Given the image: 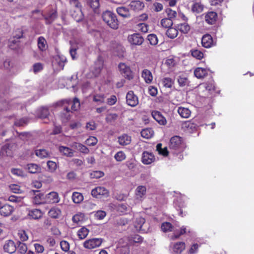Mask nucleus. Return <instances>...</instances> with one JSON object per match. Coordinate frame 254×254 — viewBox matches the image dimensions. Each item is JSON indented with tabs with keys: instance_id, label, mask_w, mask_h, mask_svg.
Segmentation results:
<instances>
[{
	"instance_id": "obj_1",
	"label": "nucleus",
	"mask_w": 254,
	"mask_h": 254,
	"mask_svg": "<svg viewBox=\"0 0 254 254\" xmlns=\"http://www.w3.org/2000/svg\"><path fill=\"white\" fill-rule=\"evenodd\" d=\"M80 104L77 98H74L73 101L62 100L48 106H42L41 111L56 109L58 107H63L65 111H77L80 109Z\"/></svg>"
},
{
	"instance_id": "obj_2",
	"label": "nucleus",
	"mask_w": 254,
	"mask_h": 254,
	"mask_svg": "<svg viewBox=\"0 0 254 254\" xmlns=\"http://www.w3.org/2000/svg\"><path fill=\"white\" fill-rule=\"evenodd\" d=\"M215 85L213 80L200 84L196 88L197 94L201 98L208 100L214 95L215 92Z\"/></svg>"
},
{
	"instance_id": "obj_3",
	"label": "nucleus",
	"mask_w": 254,
	"mask_h": 254,
	"mask_svg": "<svg viewBox=\"0 0 254 254\" xmlns=\"http://www.w3.org/2000/svg\"><path fill=\"white\" fill-rule=\"evenodd\" d=\"M161 229L164 232L174 231L173 235L171 236V239L175 240L179 239V237L185 234L189 233L191 235L193 232L190 229H188L187 227L183 226L180 230H175L172 225L169 222H164L161 225Z\"/></svg>"
},
{
	"instance_id": "obj_4",
	"label": "nucleus",
	"mask_w": 254,
	"mask_h": 254,
	"mask_svg": "<svg viewBox=\"0 0 254 254\" xmlns=\"http://www.w3.org/2000/svg\"><path fill=\"white\" fill-rule=\"evenodd\" d=\"M103 20L112 28L116 29L118 28V20L117 16L111 11H106L103 13Z\"/></svg>"
},
{
	"instance_id": "obj_5",
	"label": "nucleus",
	"mask_w": 254,
	"mask_h": 254,
	"mask_svg": "<svg viewBox=\"0 0 254 254\" xmlns=\"http://www.w3.org/2000/svg\"><path fill=\"white\" fill-rule=\"evenodd\" d=\"M169 148L175 151L181 152L183 150L184 144L182 138L179 136H174L170 140Z\"/></svg>"
},
{
	"instance_id": "obj_6",
	"label": "nucleus",
	"mask_w": 254,
	"mask_h": 254,
	"mask_svg": "<svg viewBox=\"0 0 254 254\" xmlns=\"http://www.w3.org/2000/svg\"><path fill=\"white\" fill-rule=\"evenodd\" d=\"M30 193L33 196V202L35 204L46 203V195L38 190H32Z\"/></svg>"
},
{
	"instance_id": "obj_7",
	"label": "nucleus",
	"mask_w": 254,
	"mask_h": 254,
	"mask_svg": "<svg viewBox=\"0 0 254 254\" xmlns=\"http://www.w3.org/2000/svg\"><path fill=\"white\" fill-rule=\"evenodd\" d=\"M91 195L96 198L107 197L109 195V190L104 187H97L91 191Z\"/></svg>"
},
{
	"instance_id": "obj_8",
	"label": "nucleus",
	"mask_w": 254,
	"mask_h": 254,
	"mask_svg": "<svg viewBox=\"0 0 254 254\" xmlns=\"http://www.w3.org/2000/svg\"><path fill=\"white\" fill-rule=\"evenodd\" d=\"M134 226L136 231L143 233H146L147 231V225L145 223V220L141 217L135 218L134 222Z\"/></svg>"
},
{
	"instance_id": "obj_9",
	"label": "nucleus",
	"mask_w": 254,
	"mask_h": 254,
	"mask_svg": "<svg viewBox=\"0 0 254 254\" xmlns=\"http://www.w3.org/2000/svg\"><path fill=\"white\" fill-rule=\"evenodd\" d=\"M102 242V238H93L85 241L83 246L86 249H92L100 246Z\"/></svg>"
},
{
	"instance_id": "obj_10",
	"label": "nucleus",
	"mask_w": 254,
	"mask_h": 254,
	"mask_svg": "<svg viewBox=\"0 0 254 254\" xmlns=\"http://www.w3.org/2000/svg\"><path fill=\"white\" fill-rule=\"evenodd\" d=\"M119 68L122 74L129 80L132 79L133 75L129 66L125 63H121L119 64Z\"/></svg>"
},
{
	"instance_id": "obj_11",
	"label": "nucleus",
	"mask_w": 254,
	"mask_h": 254,
	"mask_svg": "<svg viewBox=\"0 0 254 254\" xmlns=\"http://www.w3.org/2000/svg\"><path fill=\"white\" fill-rule=\"evenodd\" d=\"M103 62L102 60H98L94 64V66L91 69V74L89 73L87 75L88 78H92L96 77L100 73L101 69L103 67Z\"/></svg>"
},
{
	"instance_id": "obj_12",
	"label": "nucleus",
	"mask_w": 254,
	"mask_h": 254,
	"mask_svg": "<svg viewBox=\"0 0 254 254\" xmlns=\"http://www.w3.org/2000/svg\"><path fill=\"white\" fill-rule=\"evenodd\" d=\"M128 7L131 10L138 12L142 10L144 8V4L143 2L139 0H132L129 2Z\"/></svg>"
},
{
	"instance_id": "obj_13",
	"label": "nucleus",
	"mask_w": 254,
	"mask_h": 254,
	"mask_svg": "<svg viewBox=\"0 0 254 254\" xmlns=\"http://www.w3.org/2000/svg\"><path fill=\"white\" fill-rule=\"evenodd\" d=\"M126 99L127 105L131 107H134L138 103V98L132 91L128 92L126 95Z\"/></svg>"
},
{
	"instance_id": "obj_14",
	"label": "nucleus",
	"mask_w": 254,
	"mask_h": 254,
	"mask_svg": "<svg viewBox=\"0 0 254 254\" xmlns=\"http://www.w3.org/2000/svg\"><path fill=\"white\" fill-rule=\"evenodd\" d=\"M60 200L59 195L56 192L52 191L46 194V203H57Z\"/></svg>"
},
{
	"instance_id": "obj_15",
	"label": "nucleus",
	"mask_w": 254,
	"mask_h": 254,
	"mask_svg": "<svg viewBox=\"0 0 254 254\" xmlns=\"http://www.w3.org/2000/svg\"><path fill=\"white\" fill-rule=\"evenodd\" d=\"M128 40L131 44L140 45L143 43L144 39L139 34L135 33L128 36Z\"/></svg>"
},
{
	"instance_id": "obj_16",
	"label": "nucleus",
	"mask_w": 254,
	"mask_h": 254,
	"mask_svg": "<svg viewBox=\"0 0 254 254\" xmlns=\"http://www.w3.org/2000/svg\"><path fill=\"white\" fill-rule=\"evenodd\" d=\"M14 208L10 205L4 204L0 207V214L4 217L10 216L13 212Z\"/></svg>"
},
{
	"instance_id": "obj_17",
	"label": "nucleus",
	"mask_w": 254,
	"mask_h": 254,
	"mask_svg": "<svg viewBox=\"0 0 254 254\" xmlns=\"http://www.w3.org/2000/svg\"><path fill=\"white\" fill-rule=\"evenodd\" d=\"M3 250L5 252L13 254L16 250V246L13 241L8 240L3 246Z\"/></svg>"
},
{
	"instance_id": "obj_18",
	"label": "nucleus",
	"mask_w": 254,
	"mask_h": 254,
	"mask_svg": "<svg viewBox=\"0 0 254 254\" xmlns=\"http://www.w3.org/2000/svg\"><path fill=\"white\" fill-rule=\"evenodd\" d=\"M116 12L119 15L125 18H129L131 16L129 7L126 6L118 7L116 8Z\"/></svg>"
},
{
	"instance_id": "obj_19",
	"label": "nucleus",
	"mask_w": 254,
	"mask_h": 254,
	"mask_svg": "<svg viewBox=\"0 0 254 254\" xmlns=\"http://www.w3.org/2000/svg\"><path fill=\"white\" fill-rule=\"evenodd\" d=\"M155 159L154 156L152 153L144 151L142 155V162L144 164H150Z\"/></svg>"
},
{
	"instance_id": "obj_20",
	"label": "nucleus",
	"mask_w": 254,
	"mask_h": 254,
	"mask_svg": "<svg viewBox=\"0 0 254 254\" xmlns=\"http://www.w3.org/2000/svg\"><path fill=\"white\" fill-rule=\"evenodd\" d=\"M201 43L203 47L208 48L213 45V39L210 35L206 34L204 35L201 39Z\"/></svg>"
},
{
	"instance_id": "obj_21",
	"label": "nucleus",
	"mask_w": 254,
	"mask_h": 254,
	"mask_svg": "<svg viewBox=\"0 0 254 254\" xmlns=\"http://www.w3.org/2000/svg\"><path fill=\"white\" fill-rule=\"evenodd\" d=\"M152 117L161 125H166L167 121L165 117L161 112H150Z\"/></svg>"
},
{
	"instance_id": "obj_22",
	"label": "nucleus",
	"mask_w": 254,
	"mask_h": 254,
	"mask_svg": "<svg viewBox=\"0 0 254 254\" xmlns=\"http://www.w3.org/2000/svg\"><path fill=\"white\" fill-rule=\"evenodd\" d=\"M42 211L38 209H33L30 210L28 213V216L30 219H39L42 216Z\"/></svg>"
},
{
	"instance_id": "obj_23",
	"label": "nucleus",
	"mask_w": 254,
	"mask_h": 254,
	"mask_svg": "<svg viewBox=\"0 0 254 254\" xmlns=\"http://www.w3.org/2000/svg\"><path fill=\"white\" fill-rule=\"evenodd\" d=\"M217 17V14L215 12H209L205 16V21L208 24H212L216 21Z\"/></svg>"
},
{
	"instance_id": "obj_24",
	"label": "nucleus",
	"mask_w": 254,
	"mask_h": 254,
	"mask_svg": "<svg viewBox=\"0 0 254 254\" xmlns=\"http://www.w3.org/2000/svg\"><path fill=\"white\" fill-rule=\"evenodd\" d=\"M142 77L144 79L146 83H151L153 80V76L151 71L148 69H145L142 71Z\"/></svg>"
},
{
	"instance_id": "obj_25",
	"label": "nucleus",
	"mask_w": 254,
	"mask_h": 254,
	"mask_svg": "<svg viewBox=\"0 0 254 254\" xmlns=\"http://www.w3.org/2000/svg\"><path fill=\"white\" fill-rule=\"evenodd\" d=\"M208 73L206 68L197 67L194 71V74L197 78H203Z\"/></svg>"
},
{
	"instance_id": "obj_26",
	"label": "nucleus",
	"mask_w": 254,
	"mask_h": 254,
	"mask_svg": "<svg viewBox=\"0 0 254 254\" xmlns=\"http://www.w3.org/2000/svg\"><path fill=\"white\" fill-rule=\"evenodd\" d=\"M59 151L63 153V155L69 157H72L73 156V151L72 150L67 147L60 146L59 147Z\"/></svg>"
},
{
	"instance_id": "obj_27",
	"label": "nucleus",
	"mask_w": 254,
	"mask_h": 254,
	"mask_svg": "<svg viewBox=\"0 0 254 254\" xmlns=\"http://www.w3.org/2000/svg\"><path fill=\"white\" fill-rule=\"evenodd\" d=\"M62 213L61 210L58 207H53L48 212V215L51 218L57 219L59 218Z\"/></svg>"
},
{
	"instance_id": "obj_28",
	"label": "nucleus",
	"mask_w": 254,
	"mask_h": 254,
	"mask_svg": "<svg viewBox=\"0 0 254 254\" xmlns=\"http://www.w3.org/2000/svg\"><path fill=\"white\" fill-rule=\"evenodd\" d=\"M131 141V137L126 134H124L118 137V142L122 145L129 144Z\"/></svg>"
},
{
	"instance_id": "obj_29",
	"label": "nucleus",
	"mask_w": 254,
	"mask_h": 254,
	"mask_svg": "<svg viewBox=\"0 0 254 254\" xmlns=\"http://www.w3.org/2000/svg\"><path fill=\"white\" fill-rule=\"evenodd\" d=\"M185 248V244L184 242H178L174 245L173 252L175 254H181Z\"/></svg>"
},
{
	"instance_id": "obj_30",
	"label": "nucleus",
	"mask_w": 254,
	"mask_h": 254,
	"mask_svg": "<svg viewBox=\"0 0 254 254\" xmlns=\"http://www.w3.org/2000/svg\"><path fill=\"white\" fill-rule=\"evenodd\" d=\"M177 28L182 33L184 34L188 33L190 30V26L186 22L177 24Z\"/></svg>"
},
{
	"instance_id": "obj_31",
	"label": "nucleus",
	"mask_w": 254,
	"mask_h": 254,
	"mask_svg": "<svg viewBox=\"0 0 254 254\" xmlns=\"http://www.w3.org/2000/svg\"><path fill=\"white\" fill-rule=\"evenodd\" d=\"M140 133L142 137L149 139L153 135L154 131L151 128H146L142 129Z\"/></svg>"
},
{
	"instance_id": "obj_32",
	"label": "nucleus",
	"mask_w": 254,
	"mask_h": 254,
	"mask_svg": "<svg viewBox=\"0 0 254 254\" xmlns=\"http://www.w3.org/2000/svg\"><path fill=\"white\" fill-rule=\"evenodd\" d=\"M167 36L171 39L176 37L178 34V29L174 27H171L169 28L166 32Z\"/></svg>"
},
{
	"instance_id": "obj_33",
	"label": "nucleus",
	"mask_w": 254,
	"mask_h": 254,
	"mask_svg": "<svg viewBox=\"0 0 254 254\" xmlns=\"http://www.w3.org/2000/svg\"><path fill=\"white\" fill-rule=\"evenodd\" d=\"M178 82L181 87L188 86L189 84L188 78L184 75H181L178 76Z\"/></svg>"
},
{
	"instance_id": "obj_34",
	"label": "nucleus",
	"mask_w": 254,
	"mask_h": 254,
	"mask_svg": "<svg viewBox=\"0 0 254 254\" xmlns=\"http://www.w3.org/2000/svg\"><path fill=\"white\" fill-rule=\"evenodd\" d=\"M27 168L29 172L32 174L39 172L41 170L40 167L36 164H29Z\"/></svg>"
},
{
	"instance_id": "obj_35",
	"label": "nucleus",
	"mask_w": 254,
	"mask_h": 254,
	"mask_svg": "<svg viewBox=\"0 0 254 254\" xmlns=\"http://www.w3.org/2000/svg\"><path fill=\"white\" fill-rule=\"evenodd\" d=\"M72 199L75 203H79L83 200V195L78 192H74L72 193Z\"/></svg>"
},
{
	"instance_id": "obj_36",
	"label": "nucleus",
	"mask_w": 254,
	"mask_h": 254,
	"mask_svg": "<svg viewBox=\"0 0 254 254\" xmlns=\"http://www.w3.org/2000/svg\"><path fill=\"white\" fill-rule=\"evenodd\" d=\"M146 188L143 186H138L136 189V195L137 198H141L146 193Z\"/></svg>"
},
{
	"instance_id": "obj_37",
	"label": "nucleus",
	"mask_w": 254,
	"mask_h": 254,
	"mask_svg": "<svg viewBox=\"0 0 254 254\" xmlns=\"http://www.w3.org/2000/svg\"><path fill=\"white\" fill-rule=\"evenodd\" d=\"M35 154L40 158H47L50 156L49 153L44 149L36 150L35 151Z\"/></svg>"
},
{
	"instance_id": "obj_38",
	"label": "nucleus",
	"mask_w": 254,
	"mask_h": 254,
	"mask_svg": "<svg viewBox=\"0 0 254 254\" xmlns=\"http://www.w3.org/2000/svg\"><path fill=\"white\" fill-rule=\"evenodd\" d=\"M89 233V230L85 227L80 228L77 232V235L80 239H85Z\"/></svg>"
},
{
	"instance_id": "obj_39",
	"label": "nucleus",
	"mask_w": 254,
	"mask_h": 254,
	"mask_svg": "<svg viewBox=\"0 0 254 254\" xmlns=\"http://www.w3.org/2000/svg\"><path fill=\"white\" fill-rule=\"evenodd\" d=\"M16 249L20 254H25L27 251V247L25 244L18 242Z\"/></svg>"
},
{
	"instance_id": "obj_40",
	"label": "nucleus",
	"mask_w": 254,
	"mask_h": 254,
	"mask_svg": "<svg viewBox=\"0 0 254 254\" xmlns=\"http://www.w3.org/2000/svg\"><path fill=\"white\" fill-rule=\"evenodd\" d=\"M38 46L39 49L41 51H44L47 48V42L46 40L43 37H40L38 40Z\"/></svg>"
},
{
	"instance_id": "obj_41",
	"label": "nucleus",
	"mask_w": 254,
	"mask_h": 254,
	"mask_svg": "<svg viewBox=\"0 0 254 254\" xmlns=\"http://www.w3.org/2000/svg\"><path fill=\"white\" fill-rule=\"evenodd\" d=\"M163 85L166 88H171L174 81L170 77H164L162 79Z\"/></svg>"
},
{
	"instance_id": "obj_42",
	"label": "nucleus",
	"mask_w": 254,
	"mask_h": 254,
	"mask_svg": "<svg viewBox=\"0 0 254 254\" xmlns=\"http://www.w3.org/2000/svg\"><path fill=\"white\" fill-rule=\"evenodd\" d=\"M160 23L162 27L168 29L172 26L173 21L171 19L163 18L161 20Z\"/></svg>"
},
{
	"instance_id": "obj_43",
	"label": "nucleus",
	"mask_w": 254,
	"mask_h": 254,
	"mask_svg": "<svg viewBox=\"0 0 254 254\" xmlns=\"http://www.w3.org/2000/svg\"><path fill=\"white\" fill-rule=\"evenodd\" d=\"M57 13L55 11L50 12L49 14L45 17L47 24H50L56 18Z\"/></svg>"
},
{
	"instance_id": "obj_44",
	"label": "nucleus",
	"mask_w": 254,
	"mask_h": 254,
	"mask_svg": "<svg viewBox=\"0 0 254 254\" xmlns=\"http://www.w3.org/2000/svg\"><path fill=\"white\" fill-rule=\"evenodd\" d=\"M114 158L117 161L121 162L125 160L126 155L123 151H120L115 154Z\"/></svg>"
},
{
	"instance_id": "obj_45",
	"label": "nucleus",
	"mask_w": 254,
	"mask_h": 254,
	"mask_svg": "<svg viewBox=\"0 0 254 254\" xmlns=\"http://www.w3.org/2000/svg\"><path fill=\"white\" fill-rule=\"evenodd\" d=\"M147 39L152 45H156L157 44L158 40L157 36L154 34H150L147 36Z\"/></svg>"
},
{
	"instance_id": "obj_46",
	"label": "nucleus",
	"mask_w": 254,
	"mask_h": 254,
	"mask_svg": "<svg viewBox=\"0 0 254 254\" xmlns=\"http://www.w3.org/2000/svg\"><path fill=\"white\" fill-rule=\"evenodd\" d=\"M203 9V6L200 3H195L192 6V10L197 13L201 12Z\"/></svg>"
},
{
	"instance_id": "obj_47",
	"label": "nucleus",
	"mask_w": 254,
	"mask_h": 254,
	"mask_svg": "<svg viewBox=\"0 0 254 254\" xmlns=\"http://www.w3.org/2000/svg\"><path fill=\"white\" fill-rule=\"evenodd\" d=\"M93 101L98 103H103L105 101V96L102 94H96L93 96Z\"/></svg>"
},
{
	"instance_id": "obj_48",
	"label": "nucleus",
	"mask_w": 254,
	"mask_h": 254,
	"mask_svg": "<svg viewBox=\"0 0 254 254\" xmlns=\"http://www.w3.org/2000/svg\"><path fill=\"white\" fill-rule=\"evenodd\" d=\"M191 55L194 58L200 60L203 58V54L199 50L193 49L191 51Z\"/></svg>"
},
{
	"instance_id": "obj_49",
	"label": "nucleus",
	"mask_w": 254,
	"mask_h": 254,
	"mask_svg": "<svg viewBox=\"0 0 254 254\" xmlns=\"http://www.w3.org/2000/svg\"><path fill=\"white\" fill-rule=\"evenodd\" d=\"M28 122L29 121L28 118H23L19 120H16L15 121L14 125L18 127L23 126L27 125Z\"/></svg>"
},
{
	"instance_id": "obj_50",
	"label": "nucleus",
	"mask_w": 254,
	"mask_h": 254,
	"mask_svg": "<svg viewBox=\"0 0 254 254\" xmlns=\"http://www.w3.org/2000/svg\"><path fill=\"white\" fill-rule=\"evenodd\" d=\"M97 142L98 139L97 138L92 136H90L85 141L86 144L89 146H94L97 144Z\"/></svg>"
},
{
	"instance_id": "obj_51",
	"label": "nucleus",
	"mask_w": 254,
	"mask_h": 254,
	"mask_svg": "<svg viewBox=\"0 0 254 254\" xmlns=\"http://www.w3.org/2000/svg\"><path fill=\"white\" fill-rule=\"evenodd\" d=\"M21 36H19L16 40L15 39H10L9 40L8 46L9 48L11 49H15L18 46V39L20 38Z\"/></svg>"
},
{
	"instance_id": "obj_52",
	"label": "nucleus",
	"mask_w": 254,
	"mask_h": 254,
	"mask_svg": "<svg viewBox=\"0 0 254 254\" xmlns=\"http://www.w3.org/2000/svg\"><path fill=\"white\" fill-rule=\"evenodd\" d=\"M119 251L121 254H129L130 252L129 247L128 244L126 243L125 245L119 247Z\"/></svg>"
},
{
	"instance_id": "obj_53",
	"label": "nucleus",
	"mask_w": 254,
	"mask_h": 254,
	"mask_svg": "<svg viewBox=\"0 0 254 254\" xmlns=\"http://www.w3.org/2000/svg\"><path fill=\"white\" fill-rule=\"evenodd\" d=\"M166 14L168 17V19H172L175 18L177 16V13L176 11L172 10L170 8H168L166 9Z\"/></svg>"
},
{
	"instance_id": "obj_54",
	"label": "nucleus",
	"mask_w": 254,
	"mask_h": 254,
	"mask_svg": "<svg viewBox=\"0 0 254 254\" xmlns=\"http://www.w3.org/2000/svg\"><path fill=\"white\" fill-rule=\"evenodd\" d=\"M136 28L143 33H146L148 30L147 25L144 23H139L137 24L136 25Z\"/></svg>"
},
{
	"instance_id": "obj_55",
	"label": "nucleus",
	"mask_w": 254,
	"mask_h": 254,
	"mask_svg": "<svg viewBox=\"0 0 254 254\" xmlns=\"http://www.w3.org/2000/svg\"><path fill=\"white\" fill-rule=\"evenodd\" d=\"M106 216V213L103 210H98L95 212L94 216L98 220H102Z\"/></svg>"
},
{
	"instance_id": "obj_56",
	"label": "nucleus",
	"mask_w": 254,
	"mask_h": 254,
	"mask_svg": "<svg viewBox=\"0 0 254 254\" xmlns=\"http://www.w3.org/2000/svg\"><path fill=\"white\" fill-rule=\"evenodd\" d=\"M76 14L72 13L71 15L76 21H79L82 19V12L79 8H76Z\"/></svg>"
},
{
	"instance_id": "obj_57",
	"label": "nucleus",
	"mask_w": 254,
	"mask_h": 254,
	"mask_svg": "<svg viewBox=\"0 0 254 254\" xmlns=\"http://www.w3.org/2000/svg\"><path fill=\"white\" fill-rule=\"evenodd\" d=\"M104 174V173L102 171H94L90 173V177L93 179H99L103 177Z\"/></svg>"
},
{
	"instance_id": "obj_58",
	"label": "nucleus",
	"mask_w": 254,
	"mask_h": 254,
	"mask_svg": "<svg viewBox=\"0 0 254 254\" xmlns=\"http://www.w3.org/2000/svg\"><path fill=\"white\" fill-rule=\"evenodd\" d=\"M47 164L49 171L53 172L56 170L57 168V164L55 162L48 161Z\"/></svg>"
},
{
	"instance_id": "obj_59",
	"label": "nucleus",
	"mask_w": 254,
	"mask_h": 254,
	"mask_svg": "<svg viewBox=\"0 0 254 254\" xmlns=\"http://www.w3.org/2000/svg\"><path fill=\"white\" fill-rule=\"evenodd\" d=\"M56 61L59 64V66L63 69L64 66V62L66 61L65 58L64 57L58 56L56 58Z\"/></svg>"
},
{
	"instance_id": "obj_60",
	"label": "nucleus",
	"mask_w": 254,
	"mask_h": 254,
	"mask_svg": "<svg viewBox=\"0 0 254 254\" xmlns=\"http://www.w3.org/2000/svg\"><path fill=\"white\" fill-rule=\"evenodd\" d=\"M71 48L70 49V54L71 57L73 60L76 59L77 58V54H76V48L74 47L72 44V42H70Z\"/></svg>"
},
{
	"instance_id": "obj_61",
	"label": "nucleus",
	"mask_w": 254,
	"mask_h": 254,
	"mask_svg": "<svg viewBox=\"0 0 254 254\" xmlns=\"http://www.w3.org/2000/svg\"><path fill=\"white\" fill-rule=\"evenodd\" d=\"M43 65L41 63H36L33 65V71L35 73H38L43 69Z\"/></svg>"
},
{
	"instance_id": "obj_62",
	"label": "nucleus",
	"mask_w": 254,
	"mask_h": 254,
	"mask_svg": "<svg viewBox=\"0 0 254 254\" xmlns=\"http://www.w3.org/2000/svg\"><path fill=\"white\" fill-rule=\"evenodd\" d=\"M61 249L64 252H67L69 249V245L66 241H62L60 243Z\"/></svg>"
},
{
	"instance_id": "obj_63",
	"label": "nucleus",
	"mask_w": 254,
	"mask_h": 254,
	"mask_svg": "<svg viewBox=\"0 0 254 254\" xmlns=\"http://www.w3.org/2000/svg\"><path fill=\"white\" fill-rule=\"evenodd\" d=\"M10 190L14 193H19L21 192L20 187L17 185L12 184L9 186Z\"/></svg>"
},
{
	"instance_id": "obj_64",
	"label": "nucleus",
	"mask_w": 254,
	"mask_h": 254,
	"mask_svg": "<svg viewBox=\"0 0 254 254\" xmlns=\"http://www.w3.org/2000/svg\"><path fill=\"white\" fill-rule=\"evenodd\" d=\"M126 165L129 170H133L136 166L135 162L133 160L127 161Z\"/></svg>"
}]
</instances>
